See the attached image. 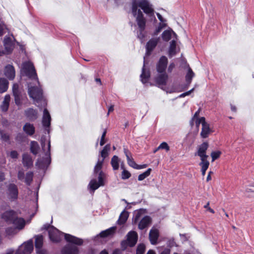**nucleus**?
<instances>
[{"label": "nucleus", "instance_id": "obj_1", "mask_svg": "<svg viewBox=\"0 0 254 254\" xmlns=\"http://www.w3.org/2000/svg\"><path fill=\"white\" fill-rule=\"evenodd\" d=\"M142 11L150 20H156L155 10L152 4L147 0H133L131 2L130 13L135 19L139 34L138 38L142 40L144 35L142 32L145 29L147 19Z\"/></svg>", "mask_w": 254, "mask_h": 254}, {"label": "nucleus", "instance_id": "obj_2", "mask_svg": "<svg viewBox=\"0 0 254 254\" xmlns=\"http://www.w3.org/2000/svg\"><path fill=\"white\" fill-rule=\"evenodd\" d=\"M22 70L25 75L33 80V83H28V93L30 97L35 104L40 102L41 106H45L46 102L43 98L42 90L39 87V82L33 64L29 62L24 63Z\"/></svg>", "mask_w": 254, "mask_h": 254}, {"label": "nucleus", "instance_id": "obj_3", "mask_svg": "<svg viewBox=\"0 0 254 254\" xmlns=\"http://www.w3.org/2000/svg\"><path fill=\"white\" fill-rule=\"evenodd\" d=\"M44 228L48 230L50 239L54 242H59L63 235H64V238L67 242L77 245H81L83 243L82 239L70 234L63 233L53 226H50L49 225H45Z\"/></svg>", "mask_w": 254, "mask_h": 254}, {"label": "nucleus", "instance_id": "obj_4", "mask_svg": "<svg viewBox=\"0 0 254 254\" xmlns=\"http://www.w3.org/2000/svg\"><path fill=\"white\" fill-rule=\"evenodd\" d=\"M127 240L122 242V246L125 248L128 245L130 247L134 246L137 241L138 235L135 231H130L127 235Z\"/></svg>", "mask_w": 254, "mask_h": 254}, {"label": "nucleus", "instance_id": "obj_5", "mask_svg": "<svg viewBox=\"0 0 254 254\" xmlns=\"http://www.w3.org/2000/svg\"><path fill=\"white\" fill-rule=\"evenodd\" d=\"M33 250V241L31 240L22 244L15 254H30Z\"/></svg>", "mask_w": 254, "mask_h": 254}, {"label": "nucleus", "instance_id": "obj_6", "mask_svg": "<svg viewBox=\"0 0 254 254\" xmlns=\"http://www.w3.org/2000/svg\"><path fill=\"white\" fill-rule=\"evenodd\" d=\"M105 174L100 171L98 176V182L95 179L92 180L89 184V187L93 191L97 189L100 186H103L104 183Z\"/></svg>", "mask_w": 254, "mask_h": 254}, {"label": "nucleus", "instance_id": "obj_7", "mask_svg": "<svg viewBox=\"0 0 254 254\" xmlns=\"http://www.w3.org/2000/svg\"><path fill=\"white\" fill-rule=\"evenodd\" d=\"M208 148V144L203 142L198 146L197 151L195 155H198L201 160V162L208 161L207 160L208 156L206 155V151Z\"/></svg>", "mask_w": 254, "mask_h": 254}, {"label": "nucleus", "instance_id": "obj_8", "mask_svg": "<svg viewBox=\"0 0 254 254\" xmlns=\"http://www.w3.org/2000/svg\"><path fill=\"white\" fill-rule=\"evenodd\" d=\"M41 146L45 155L47 157L48 164L50 163V148L51 144L50 139H47L45 137H42L41 139Z\"/></svg>", "mask_w": 254, "mask_h": 254}, {"label": "nucleus", "instance_id": "obj_9", "mask_svg": "<svg viewBox=\"0 0 254 254\" xmlns=\"http://www.w3.org/2000/svg\"><path fill=\"white\" fill-rule=\"evenodd\" d=\"M7 196L11 200H14L17 198L18 190L14 184H10L8 186L6 191Z\"/></svg>", "mask_w": 254, "mask_h": 254}, {"label": "nucleus", "instance_id": "obj_10", "mask_svg": "<svg viewBox=\"0 0 254 254\" xmlns=\"http://www.w3.org/2000/svg\"><path fill=\"white\" fill-rule=\"evenodd\" d=\"M159 237V231L157 228L153 227L149 231V239L152 245H156Z\"/></svg>", "mask_w": 254, "mask_h": 254}, {"label": "nucleus", "instance_id": "obj_11", "mask_svg": "<svg viewBox=\"0 0 254 254\" xmlns=\"http://www.w3.org/2000/svg\"><path fill=\"white\" fill-rule=\"evenodd\" d=\"M168 64V59L165 56H162L157 64V70L158 73L165 72L167 65Z\"/></svg>", "mask_w": 254, "mask_h": 254}, {"label": "nucleus", "instance_id": "obj_12", "mask_svg": "<svg viewBox=\"0 0 254 254\" xmlns=\"http://www.w3.org/2000/svg\"><path fill=\"white\" fill-rule=\"evenodd\" d=\"M4 75L9 80H13L15 76V71L13 65L8 64L4 69Z\"/></svg>", "mask_w": 254, "mask_h": 254}, {"label": "nucleus", "instance_id": "obj_13", "mask_svg": "<svg viewBox=\"0 0 254 254\" xmlns=\"http://www.w3.org/2000/svg\"><path fill=\"white\" fill-rule=\"evenodd\" d=\"M159 41V38H153L150 39L147 43L146 46V55H149L151 52L156 46Z\"/></svg>", "mask_w": 254, "mask_h": 254}, {"label": "nucleus", "instance_id": "obj_14", "mask_svg": "<svg viewBox=\"0 0 254 254\" xmlns=\"http://www.w3.org/2000/svg\"><path fill=\"white\" fill-rule=\"evenodd\" d=\"M17 216L16 213L13 210H9L4 212L1 216V218L8 223H11L13 219Z\"/></svg>", "mask_w": 254, "mask_h": 254}, {"label": "nucleus", "instance_id": "obj_15", "mask_svg": "<svg viewBox=\"0 0 254 254\" xmlns=\"http://www.w3.org/2000/svg\"><path fill=\"white\" fill-rule=\"evenodd\" d=\"M3 44L5 51L7 54H9L12 51L14 48V44L10 38L5 37L3 40Z\"/></svg>", "mask_w": 254, "mask_h": 254}, {"label": "nucleus", "instance_id": "obj_16", "mask_svg": "<svg viewBox=\"0 0 254 254\" xmlns=\"http://www.w3.org/2000/svg\"><path fill=\"white\" fill-rule=\"evenodd\" d=\"M78 249L76 246L67 245L62 250V254H77Z\"/></svg>", "mask_w": 254, "mask_h": 254}, {"label": "nucleus", "instance_id": "obj_17", "mask_svg": "<svg viewBox=\"0 0 254 254\" xmlns=\"http://www.w3.org/2000/svg\"><path fill=\"white\" fill-rule=\"evenodd\" d=\"M11 224L15 226V228L17 229L18 230H21L25 227L26 222L24 219L21 217H18L17 215L13 219Z\"/></svg>", "mask_w": 254, "mask_h": 254}, {"label": "nucleus", "instance_id": "obj_18", "mask_svg": "<svg viewBox=\"0 0 254 254\" xmlns=\"http://www.w3.org/2000/svg\"><path fill=\"white\" fill-rule=\"evenodd\" d=\"M155 78V81L159 86L165 85L168 79V75L165 72L159 73Z\"/></svg>", "mask_w": 254, "mask_h": 254}, {"label": "nucleus", "instance_id": "obj_19", "mask_svg": "<svg viewBox=\"0 0 254 254\" xmlns=\"http://www.w3.org/2000/svg\"><path fill=\"white\" fill-rule=\"evenodd\" d=\"M162 37L163 40L168 41L171 38L177 39V35L172 29H169L163 32Z\"/></svg>", "mask_w": 254, "mask_h": 254}, {"label": "nucleus", "instance_id": "obj_20", "mask_svg": "<svg viewBox=\"0 0 254 254\" xmlns=\"http://www.w3.org/2000/svg\"><path fill=\"white\" fill-rule=\"evenodd\" d=\"M151 223V219L148 216L144 217L138 224V228L143 230L148 227Z\"/></svg>", "mask_w": 254, "mask_h": 254}, {"label": "nucleus", "instance_id": "obj_21", "mask_svg": "<svg viewBox=\"0 0 254 254\" xmlns=\"http://www.w3.org/2000/svg\"><path fill=\"white\" fill-rule=\"evenodd\" d=\"M51 116L48 111L45 109L42 120L43 125L45 127H49L51 124Z\"/></svg>", "mask_w": 254, "mask_h": 254}, {"label": "nucleus", "instance_id": "obj_22", "mask_svg": "<svg viewBox=\"0 0 254 254\" xmlns=\"http://www.w3.org/2000/svg\"><path fill=\"white\" fill-rule=\"evenodd\" d=\"M22 162L25 167L29 168L33 165V160L30 155L24 154L22 157Z\"/></svg>", "mask_w": 254, "mask_h": 254}, {"label": "nucleus", "instance_id": "obj_23", "mask_svg": "<svg viewBox=\"0 0 254 254\" xmlns=\"http://www.w3.org/2000/svg\"><path fill=\"white\" fill-rule=\"evenodd\" d=\"M24 131L29 135H33L35 132V127L30 123H26L23 127Z\"/></svg>", "mask_w": 254, "mask_h": 254}, {"label": "nucleus", "instance_id": "obj_24", "mask_svg": "<svg viewBox=\"0 0 254 254\" xmlns=\"http://www.w3.org/2000/svg\"><path fill=\"white\" fill-rule=\"evenodd\" d=\"M116 229V227H111L105 231H102L100 233V236L101 237H102V238H105V237L111 236L115 233Z\"/></svg>", "mask_w": 254, "mask_h": 254}, {"label": "nucleus", "instance_id": "obj_25", "mask_svg": "<svg viewBox=\"0 0 254 254\" xmlns=\"http://www.w3.org/2000/svg\"><path fill=\"white\" fill-rule=\"evenodd\" d=\"M10 100V97L9 95H6L5 96L2 104L0 106V109L2 111L6 112L7 111L9 107Z\"/></svg>", "mask_w": 254, "mask_h": 254}, {"label": "nucleus", "instance_id": "obj_26", "mask_svg": "<svg viewBox=\"0 0 254 254\" xmlns=\"http://www.w3.org/2000/svg\"><path fill=\"white\" fill-rule=\"evenodd\" d=\"M210 132L211 130L209 127V125L207 123H206L202 126V130L200 133V135L203 138H206L207 137H208Z\"/></svg>", "mask_w": 254, "mask_h": 254}, {"label": "nucleus", "instance_id": "obj_27", "mask_svg": "<svg viewBox=\"0 0 254 254\" xmlns=\"http://www.w3.org/2000/svg\"><path fill=\"white\" fill-rule=\"evenodd\" d=\"M8 87V81L4 78H0V93L6 91Z\"/></svg>", "mask_w": 254, "mask_h": 254}, {"label": "nucleus", "instance_id": "obj_28", "mask_svg": "<svg viewBox=\"0 0 254 254\" xmlns=\"http://www.w3.org/2000/svg\"><path fill=\"white\" fill-rule=\"evenodd\" d=\"M40 149L39 145L37 142L32 141L30 143V151L34 155L38 154Z\"/></svg>", "mask_w": 254, "mask_h": 254}, {"label": "nucleus", "instance_id": "obj_29", "mask_svg": "<svg viewBox=\"0 0 254 254\" xmlns=\"http://www.w3.org/2000/svg\"><path fill=\"white\" fill-rule=\"evenodd\" d=\"M176 39H173L172 41L170 42V45L169 50V56L170 57H172L176 54Z\"/></svg>", "mask_w": 254, "mask_h": 254}, {"label": "nucleus", "instance_id": "obj_30", "mask_svg": "<svg viewBox=\"0 0 254 254\" xmlns=\"http://www.w3.org/2000/svg\"><path fill=\"white\" fill-rule=\"evenodd\" d=\"M128 217V214L127 212L126 211L122 212L118 221V224L121 225L124 224L127 220Z\"/></svg>", "mask_w": 254, "mask_h": 254}, {"label": "nucleus", "instance_id": "obj_31", "mask_svg": "<svg viewBox=\"0 0 254 254\" xmlns=\"http://www.w3.org/2000/svg\"><path fill=\"white\" fill-rule=\"evenodd\" d=\"M149 76L150 73L149 71L146 70L144 67H143L142 73L140 75V77L141 78V81L142 83H146L148 81Z\"/></svg>", "mask_w": 254, "mask_h": 254}, {"label": "nucleus", "instance_id": "obj_32", "mask_svg": "<svg viewBox=\"0 0 254 254\" xmlns=\"http://www.w3.org/2000/svg\"><path fill=\"white\" fill-rule=\"evenodd\" d=\"M26 114L31 120H34L37 118V111L31 108L28 109L26 111Z\"/></svg>", "mask_w": 254, "mask_h": 254}, {"label": "nucleus", "instance_id": "obj_33", "mask_svg": "<svg viewBox=\"0 0 254 254\" xmlns=\"http://www.w3.org/2000/svg\"><path fill=\"white\" fill-rule=\"evenodd\" d=\"M119 159L117 156H114L111 161L112 166L114 170H116L119 169Z\"/></svg>", "mask_w": 254, "mask_h": 254}, {"label": "nucleus", "instance_id": "obj_34", "mask_svg": "<svg viewBox=\"0 0 254 254\" xmlns=\"http://www.w3.org/2000/svg\"><path fill=\"white\" fill-rule=\"evenodd\" d=\"M43 243V237L41 235H38L35 236V248H42Z\"/></svg>", "mask_w": 254, "mask_h": 254}, {"label": "nucleus", "instance_id": "obj_35", "mask_svg": "<svg viewBox=\"0 0 254 254\" xmlns=\"http://www.w3.org/2000/svg\"><path fill=\"white\" fill-rule=\"evenodd\" d=\"M127 161L128 164L131 167L136 169H140L142 168L141 167L138 165L134 161L132 158L130 157L129 156H127Z\"/></svg>", "mask_w": 254, "mask_h": 254}, {"label": "nucleus", "instance_id": "obj_36", "mask_svg": "<svg viewBox=\"0 0 254 254\" xmlns=\"http://www.w3.org/2000/svg\"><path fill=\"white\" fill-rule=\"evenodd\" d=\"M199 165L201 166V171L202 176H204L205 174L206 171L207 170L209 165V162L208 161H205V162H200L199 163Z\"/></svg>", "mask_w": 254, "mask_h": 254}, {"label": "nucleus", "instance_id": "obj_37", "mask_svg": "<svg viewBox=\"0 0 254 254\" xmlns=\"http://www.w3.org/2000/svg\"><path fill=\"white\" fill-rule=\"evenodd\" d=\"M110 144H107L101 151V156L103 158L102 160H103V161L104 160V159L108 155V151L110 150Z\"/></svg>", "mask_w": 254, "mask_h": 254}, {"label": "nucleus", "instance_id": "obj_38", "mask_svg": "<svg viewBox=\"0 0 254 254\" xmlns=\"http://www.w3.org/2000/svg\"><path fill=\"white\" fill-rule=\"evenodd\" d=\"M17 229L13 227H8L5 230L6 234L9 236H12L17 233Z\"/></svg>", "mask_w": 254, "mask_h": 254}, {"label": "nucleus", "instance_id": "obj_39", "mask_svg": "<svg viewBox=\"0 0 254 254\" xmlns=\"http://www.w3.org/2000/svg\"><path fill=\"white\" fill-rule=\"evenodd\" d=\"M151 171V169H148L145 172L140 174L138 177V180L139 181H142L146 177H147L150 174V172Z\"/></svg>", "mask_w": 254, "mask_h": 254}, {"label": "nucleus", "instance_id": "obj_40", "mask_svg": "<svg viewBox=\"0 0 254 254\" xmlns=\"http://www.w3.org/2000/svg\"><path fill=\"white\" fill-rule=\"evenodd\" d=\"M194 76V73L190 68H189L188 73L186 76V81L190 83L192 77Z\"/></svg>", "mask_w": 254, "mask_h": 254}, {"label": "nucleus", "instance_id": "obj_41", "mask_svg": "<svg viewBox=\"0 0 254 254\" xmlns=\"http://www.w3.org/2000/svg\"><path fill=\"white\" fill-rule=\"evenodd\" d=\"M206 123H207L205 122V119L204 117H201L199 118L195 119V125L197 130H198L199 126L200 124H201L202 126H203V125H205Z\"/></svg>", "mask_w": 254, "mask_h": 254}, {"label": "nucleus", "instance_id": "obj_42", "mask_svg": "<svg viewBox=\"0 0 254 254\" xmlns=\"http://www.w3.org/2000/svg\"><path fill=\"white\" fill-rule=\"evenodd\" d=\"M33 177V174L32 172H29L26 174L25 182L28 185H29L32 181Z\"/></svg>", "mask_w": 254, "mask_h": 254}, {"label": "nucleus", "instance_id": "obj_43", "mask_svg": "<svg viewBox=\"0 0 254 254\" xmlns=\"http://www.w3.org/2000/svg\"><path fill=\"white\" fill-rule=\"evenodd\" d=\"M144 212V211L143 209L137 210L134 212V222H136L139 219Z\"/></svg>", "mask_w": 254, "mask_h": 254}, {"label": "nucleus", "instance_id": "obj_44", "mask_svg": "<svg viewBox=\"0 0 254 254\" xmlns=\"http://www.w3.org/2000/svg\"><path fill=\"white\" fill-rule=\"evenodd\" d=\"M104 161L103 160H98L96 165H95L94 167V173H97L101 170L102 167V164Z\"/></svg>", "mask_w": 254, "mask_h": 254}, {"label": "nucleus", "instance_id": "obj_45", "mask_svg": "<svg viewBox=\"0 0 254 254\" xmlns=\"http://www.w3.org/2000/svg\"><path fill=\"white\" fill-rule=\"evenodd\" d=\"M145 249V247L144 244H139L136 250V254H143Z\"/></svg>", "mask_w": 254, "mask_h": 254}, {"label": "nucleus", "instance_id": "obj_46", "mask_svg": "<svg viewBox=\"0 0 254 254\" xmlns=\"http://www.w3.org/2000/svg\"><path fill=\"white\" fill-rule=\"evenodd\" d=\"M131 176L130 173L126 170H124L122 172V179L126 180L130 178Z\"/></svg>", "mask_w": 254, "mask_h": 254}, {"label": "nucleus", "instance_id": "obj_47", "mask_svg": "<svg viewBox=\"0 0 254 254\" xmlns=\"http://www.w3.org/2000/svg\"><path fill=\"white\" fill-rule=\"evenodd\" d=\"M158 149H165L168 151L170 150V147L166 142H163L158 147Z\"/></svg>", "mask_w": 254, "mask_h": 254}, {"label": "nucleus", "instance_id": "obj_48", "mask_svg": "<svg viewBox=\"0 0 254 254\" xmlns=\"http://www.w3.org/2000/svg\"><path fill=\"white\" fill-rule=\"evenodd\" d=\"M220 154H221V152L220 151L212 152L211 153V157H212V161H214L215 160H216L217 158H218L219 157Z\"/></svg>", "mask_w": 254, "mask_h": 254}, {"label": "nucleus", "instance_id": "obj_49", "mask_svg": "<svg viewBox=\"0 0 254 254\" xmlns=\"http://www.w3.org/2000/svg\"><path fill=\"white\" fill-rule=\"evenodd\" d=\"M12 90L14 96H17V95L18 94V85L17 84H14Z\"/></svg>", "mask_w": 254, "mask_h": 254}, {"label": "nucleus", "instance_id": "obj_50", "mask_svg": "<svg viewBox=\"0 0 254 254\" xmlns=\"http://www.w3.org/2000/svg\"><path fill=\"white\" fill-rule=\"evenodd\" d=\"M106 132H107L106 130H105L102 133L100 142V144L101 146H103L105 143V141L104 139H105V136L106 134Z\"/></svg>", "mask_w": 254, "mask_h": 254}, {"label": "nucleus", "instance_id": "obj_51", "mask_svg": "<svg viewBox=\"0 0 254 254\" xmlns=\"http://www.w3.org/2000/svg\"><path fill=\"white\" fill-rule=\"evenodd\" d=\"M37 254H47V251L41 248L36 249Z\"/></svg>", "mask_w": 254, "mask_h": 254}, {"label": "nucleus", "instance_id": "obj_52", "mask_svg": "<svg viewBox=\"0 0 254 254\" xmlns=\"http://www.w3.org/2000/svg\"><path fill=\"white\" fill-rule=\"evenodd\" d=\"M1 139L5 141H7L9 140V135L6 133H1Z\"/></svg>", "mask_w": 254, "mask_h": 254}, {"label": "nucleus", "instance_id": "obj_53", "mask_svg": "<svg viewBox=\"0 0 254 254\" xmlns=\"http://www.w3.org/2000/svg\"><path fill=\"white\" fill-rule=\"evenodd\" d=\"M163 29V26H161V24H159L157 28L155 29L154 32V35H157L160 32L161 30Z\"/></svg>", "mask_w": 254, "mask_h": 254}, {"label": "nucleus", "instance_id": "obj_54", "mask_svg": "<svg viewBox=\"0 0 254 254\" xmlns=\"http://www.w3.org/2000/svg\"><path fill=\"white\" fill-rule=\"evenodd\" d=\"M10 156L12 158H16L18 156V153L16 151H12L10 153Z\"/></svg>", "mask_w": 254, "mask_h": 254}, {"label": "nucleus", "instance_id": "obj_55", "mask_svg": "<svg viewBox=\"0 0 254 254\" xmlns=\"http://www.w3.org/2000/svg\"><path fill=\"white\" fill-rule=\"evenodd\" d=\"M24 173L22 171H20L18 173V178L19 180H22L24 179Z\"/></svg>", "mask_w": 254, "mask_h": 254}, {"label": "nucleus", "instance_id": "obj_56", "mask_svg": "<svg viewBox=\"0 0 254 254\" xmlns=\"http://www.w3.org/2000/svg\"><path fill=\"white\" fill-rule=\"evenodd\" d=\"M209 202H208L205 205H204V207L205 208H206L209 211H210L212 213H214V211L211 209L209 206Z\"/></svg>", "mask_w": 254, "mask_h": 254}, {"label": "nucleus", "instance_id": "obj_57", "mask_svg": "<svg viewBox=\"0 0 254 254\" xmlns=\"http://www.w3.org/2000/svg\"><path fill=\"white\" fill-rule=\"evenodd\" d=\"M5 26L4 24H0V36H2L3 34V30Z\"/></svg>", "mask_w": 254, "mask_h": 254}, {"label": "nucleus", "instance_id": "obj_58", "mask_svg": "<svg viewBox=\"0 0 254 254\" xmlns=\"http://www.w3.org/2000/svg\"><path fill=\"white\" fill-rule=\"evenodd\" d=\"M175 66V65L174 63L170 64L168 68V71L169 72H171L172 71L173 69L174 68Z\"/></svg>", "mask_w": 254, "mask_h": 254}, {"label": "nucleus", "instance_id": "obj_59", "mask_svg": "<svg viewBox=\"0 0 254 254\" xmlns=\"http://www.w3.org/2000/svg\"><path fill=\"white\" fill-rule=\"evenodd\" d=\"M170 250L169 249H165L160 254H170Z\"/></svg>", "mask_w": 254, "mask_h": 254}, {"label": "nucleus", "instance_id": "obj_60", "mask_svg": "<svg viewBox=\"0 0 254 254\" xmlns=\"http://www.w3.org/2000/svg\"><path fill=\"white\" fill-rule=\"evenodd\" d=\"M156 15H157V16L158 17V18L159 19V20L161 22L164 21V20L163 17L162 16V15L159 13H156Z\"/></svg>", "mask_w": 254, "mask_h": 254}, {"label": "nucleus", "instance_id": "obj_61", "mask_svg": "<svg viewBox=\"0 0 254 254\" xmlns=\"http://www.w3.org/2000/svg\"><path fill=\"white\" fill-rule=\"evenodd\" d=\"M200 110L199 109H198V111H197L195 113V114H194V116L193 117V119H195L198 118V115H199V112H200Z\"/></svg>", "mask_w": 254, "mask_h": 254}, {"label": "nucleus", "instance_id": "obj_62", "mask_svg": "<svg viewBox=\"0 0 254 254\" xmlns=\"http://www.w3.org/2000/svg\"><path fill=\"white\" fill-rule=\"evenodd\" d=\"M15 101L17 105H19L20 104V99L18 96V94L15 96Z\"/></svg>", "mask_w": 254, "mask_h": 254}, {"label": "nucleus", "instance_id": "obj_63", "mask_svg": "<svg viewBox=\"0 0 254 254\" xmlns=\"http://www.w3.org/2000/svg\"><path fill=\"white\" fill-rule=\"evenodd\" d=\"M112 254H123V253L121 250L116 249L113 251Z\"/></svg>", "mask_w": 254, "mask_h": 254}, {"label": "nucleus", "instance_id": "obj_64", "mask_svg": "<svg viewBox=\"0 0 254 254\" xmlns=\"http://www.w3.org/2000/svg\"><path fill=\"white\" fill-rule=\"evenodd\" d=\"M114 111V105H111L108 109V112L107 115H109V113Z\"/></svg>", "mask_w": 254, "mask_h": 254}]
</instances>
